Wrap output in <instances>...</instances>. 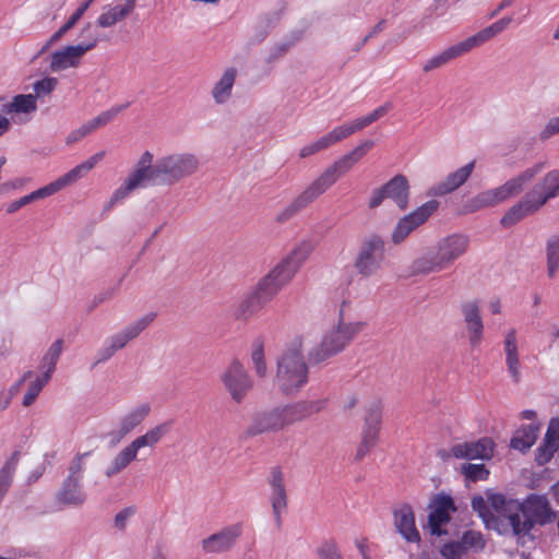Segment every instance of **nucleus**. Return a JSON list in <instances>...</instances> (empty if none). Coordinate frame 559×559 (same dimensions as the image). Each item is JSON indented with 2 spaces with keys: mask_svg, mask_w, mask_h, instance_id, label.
Segmentation results:
<instances>
[{
  "mask_svg": "<svg viewBox=\"0 0 559 559\" xmlns=\"http://www.w3.org/2000/svg\"><path fill=\"white\" fill-rule=\"evenodd\" d=\"M547 273L554 277L559 269V235H551L546 242Z\"/></svg>",
  "mask_w": 559,
  "mask_h": 559,
  "instance_id": "42",
  "label": "nucleus"
},
{
  "mask_svg": "<svg viewBox=\"0 0 559 559\" xmlns=\"http://www.w3.org/2000/svg\"><path fill=\"white\" fill-rule=\"evenodd\" d=\"M392 109L391 103H385L384 105L376 108L369 115L358 118L350 123H345L342 126H338L318 139L317 141L305 145L299 151V156L301 158L309 157L313 154H317L318 152H321L323 150H326L328 147L336 144L337 142H341L342 140L348 138L350 134L362 130L364 128L368 127L372 122L379 120L383 116H385L390 110Z\"/></svg>",
  "mask_w": 559,
  "mask_h": 559,
  "instance_id": "7",
  "label": "nucleus"
},
{
  "mask_svg": "<svg viewBox=\"0 0 559 559\" xmlns=\"http://www.w3.org/2000/svg\"><path fill=\"white\" fill-rule=\"evenodd\" d=\"M104 156L105 152L100 151L91 156L87 160L79 164L67 174L59 177L56 181L47 185L46 188L48 189L50 195L84 177L91 169L95 167L97 163L104 158Z\"/></svg>",
  "mask_w": 559,
  "mask_h": 559,
  "instance_id": "24",
  "label": "nucleus"
},
{
  "mask_svg": "<svg viewBox=\"0 0 559 559\" xmlns=\"http://www.w3.org/2000/svg\"><path fill=\"white\" fill-rule=\"evenodd\" d=\"M88 33L90 41L78 45L67 46L51 55L50 70L53 72L75 68L80 64L81 58L90 50L95 48L100 38L93 34L91 23L82 28V35Z\"/></svg>",
  "mask_w": 559,
  "mask_h": 559,
  "instance_id": "12",
  "label": "nucleus"
},
{
  "mask_svg": "<svg viewBox=\"0 0 559 559\" xmlns=\"http://www.w3.org/2000/svg\"><path fill=\"white\" fill-rule=\"evenodd\" d=\"M308 380V367L301 352H283L277 358L274 384L285 396L300 392Z\"/></svg>",
  "mask_w": 559,
  "mask_h": 559,
  "instance_id": "6",
  "label": "nucleus"
},
{
  "mask_svg": "<svg viewBox=\"0 0 559 559\" xmlns=\"http://www.w3.org/2000/svg\"><path fill=\"white\" fill-rule=\"evenodd\" d=\"M135 460V454L128 445H126L107 464L104 469V474L106 477L111 478L123 472Z\"/></svg>",
  "mask_w": 559,
  "mask_h": 559,
  "instance_id": "38",
  "label": "nucleus"
},
{
  "mask_svg": "<svg viewBox=\"0 0 559 559\" xmlns=\"http://www.w3.org/2000/svg\"><path fill=\"white\" fill-rule=\"evenodd\" d=\"M128 105L129 104L111 107L91 120L96 129L104 127L111 122L119 112L128 107Z\"/></svg>",
  "mask_w": 559,
  "mask_h": 559,
  "instance_id": "50",
  "label": "nucleus"
},
{
  "mask_svg": "<svg viewBox=\"0 0 559 559\" xmlns=\"http://www.w3.org/2000/svg\"><path fill=\"white\" fill-rule=\"evenodd\" d=\"M538 435V427L535 425H526L520 428L511 439V447L515 450L524 452L532 448Z\"/></svg>",
  "mask_w": 559,
  "mask_h": 559,
  "instance_id": "40",
  "label": "nucleus"
},
{
  "mask_svg": "<svg viewBox=\"0 0 559 559\" xmlns=\"http://www.w3.org/2000/svg\"><path fill=\"white\" fill-rule=\"evenodd\" d=\"M546 167V162H538L526 168L518 176L509 179L503 185L481 191L469 199L465 205V213H474L485 207L496 206L512 197L520 194L524 186L531 182Z\"/></svg>",
  "mask_w": 559,
  "mask_h": 559,
  "instance_id": "5",
  "label": "nucleus"
},
{
  "mask_svg": "<svg viewBox=\"0 0 559 559\" xmlns=\"http://www.w3.org/2000/svg\"><path fill=\"white\" fill-rule=\"evenodd\" d=\"M474 167L475 160H472L463 167L449 174L444 180L429 188L428 195L443 197L455 191L467 181L474 170Z\"/></svg>",
  "mask_w": 559,
  "mask_h": 559,
  "instance_id": "22",
  "label": "nucleus"
},
{
  "mask_svg": "<svg viewBox=\"0 0 559 559\" xmlns=\"http://www.w3.org/2000/svg\"><path fill=\"white\" fill-rule=\"evenodd\" d=\"M270 500L272 510L276 521L280 522L281 515L286 510L288 502L284 477L281 472H274L272 474V477L270 479Z\"/></svg>",
  "mask_w": 559,
  "mask_h": 559,
  "instance_id": "30",
  "label": "nucleus"
},
{
  "mask_svg": "<svg viewBox=\"0 0 559 559\" xmlns=\"http://www.w3.org/2000/svg\"><path fill=\"white\" fill-rule=\"evenodd\" d=\"M325 406V399L299 400L294 403L282 405L287 426L297 421H304L309 417L321 413Z\"/></svg>",
  "mask_w": 559,
  "mask_h": 559,
  "instance_id": "20",
  "label": "nucleus"
},
{
  "mask_svg": "<svg viewBox=\"0 0 559 559\" xmlns=\"http://www.w3.org/2000/svg\"><path fill=\"white\" fill-rule=\"evenodd\" d=\"M511 22H512V16H504V17L498 20L497 22L492 23L490 26L492 27V29H495V33L497 35H499L509 26V24Z\"/></svg>",
  "mask_w": 559,
  "mask_h": 559,
  "instance_id": "59",
  "label": "nucleus"
},
{
  "mask_svg": "<svg viewBox=\"0 0 559 559\" xmlns=\"http://www.w3.org/2000/svg\"><path fill=\"white\" fill-rule=\"evenodd\" d=\"M493 441L483 438L474 442L457 443L451 448V453L456 459L489 460L493 455Z\"/></svg>",
  "mask_w": 559,
  "mask_h": 559,
  "instance_id": "21",
  "label": "nucleus"
},
{
  "mask_svg": "<svg viewBox=\"0 0 559 559\" xmlns=\"http://www.w3.org/2000/svg\"><path fill=\"white\" fill-rule=\"evenodd\" d=\"M128 435L129 432L119 424L117 429L107 433V437L111 444H117Z\"/></svg>",
  "mask_w": 559,
  "mask_h": 559,
  "instance_id": "58",
  "label": "nucleus"
},
{
  "mask_svg": "<svg viewBox=\"0 0 559 559\" xmlns=\"http://www.w3.org/2000/svg\"><path fill=\"white\" fill-rule=\"evenodd\" d=\"M58 85L56 78H45L34 83V92L36 98L49 95Z\"/></svg>",
  "mask_w": 559,
  "mask_h": 559,
  "instance_id": "52",
  "label": "nucleus"
},
{
  "mask_svg": "<svg viewBox=\"0 0 559 559\" xmlns=\"http://www.w3.org/2000/svg\"><path fill=\"white\" fill-rule=\"evenodd\" d=\"M365 328L364 322L343 323L332 330L322 342L323 349H343L348 346L350 341Z\"/></svg>",
  "mask_w": 559,
  "mask_h": 559,
  "instance_id": "23",
  "label": "nucleus"
},
{
  "mask_svg": "<svg viewBox=\"0 0 559 559\" xmlns=\"http://www.w3.org/2000/svg\"><path fill=\"white\" fill-rule=\"evenodd\" d=\"M50 193L48 191V189L45 187L40 188V189H37L36 191H33L32 193L27 194V195H24L22 198H20L19 200H15L13 202H11L8 207H7V212L8 213H14L16 212L17 210H20L21 207L36 201V200H39V199H44V198H47L49 197Z\"/></svg>",
  "mask_w": 559,
  "mask_h": 559,
  "instance_id": "46",
  "label": "nucleus"
},
{
  "mask_svg": "<svg viewBox=\"0 0 559 559\" xmlns=\"http://www.w3.org/2000/svg\"><path fill=\"white\" fill-rule=\"evenodd\" d=\"M88 456V452L82 453L76 455L71 462L69 476L66 478L57 493L58 503L68 507H80L85 502L86 493L82 486V473L85 460Z\"/></svg>",
  "mask_w": 559,
  "mask_h": 559,
  "instance_id": "9",
  "label": "nucleus"
},
{
  "mask_svg": "<svg viewBox=\"0 0 559 559\" xmlns=\"http://www.w3.org/2000/svg\"><path fill=\"white\" fill-rule=\"evenodd\" d=\"M59 359L58 352H48L41 359V364L39 366V370L41 374L39 377L48 376V380L51 377V372L53 371Z\"/></svg>",
  "mask_w": 559,
  "mask_h": 559,
  "instance_id": "53",
  "label": "nucleus"
},
{
  "mask_svg": "<svg viewBox=\"0 0 559 559\" xmlns=\"http://www.w3.org/2000/svg\"><path fill=\"white\" fill-rule=\"evenodd\" d=\"M428 527L431 535L450 536L455 533L451 523L452 514L456 511L451 497L438 495L429 504Z\"/></svg>",
  "mask_w": 559,
  "mask_h": 559,
  "instance_id": "11",
  "label": "nucleus"
},
{
  "mask_svg": "<svg viewBox=\"0 0 559 559\" xmlns=\"http://www.w3.org/2000/svg\"><path fill=\"white\" fill-rule=\"evenodd\" d=\"M384 255V240L381 236L372 234L360 246L355 260V267L362 276L374 274L381 266Z\"/></svg>",
  "mask_w": 559,
  "mask_h": 559,
  "instance_id": "14",
  "label": "nucleus"
},
{
  "mask_svg": "<svg viewBox=\"0 0 559 559\" xmlns=\"http://www.w3.org/2000/svg\"><path fill=\"white\" fill-rule=\"evenodd\" d=\"M540 209L536 201L526 193L522 200L512 205L500 218V224L509 228L521 222L528 215L536 213Z\"/></svg>",
  "mask_w": 559,
  "mask_h": 559,
  "instance_id": "27",
  "label": "nucleus"
},
{
  "mask_svg": "<svg viewBox=\"0 0 559 559\" xmlns=\"http://www.w3.org/2000/svg\"><path fill=\"white\" fill-rule=\"evenodd\" d=\"M169 428L170 426L168 423L158 424L148 429L145 433L134 438L128 444V447L132 450L135 456H138L141 450L147 449L153 451L155 447L162 441V439L168 433Z\"/></svg>",
  "mask_w": 559,
  "mask_h": 559,
  "instance_id": "29",
  "label": "nucleus"
},
{
  "mask_svg": "<svg viewBox=\"0 0 559 559\" xmlns=\"http://www.w3.org/2000/svg\"><path fill=\"white\" fill-rule=\"evenodd\" d=\"M411 187L408 179L404 175H395L388 182L372 190L368 206L373 210L379 207L382 202L391 200L401 211L408 206Z\"/></svg>",
  "mask_w": 559,
  "mask_h": 559,
  "instance_id": "10",
  "label": "nucleus"
},
{
  "mask_svg": "<svg viewBox=\"0 0 559 559\" xmlns=\"http://www.w3.org/2000/svg\"><path fill=\"white\" fill-rule=\"evenodd\" d=\"M296 40L297 39H293V40H286V41H282V43L276 44L274 47H272L269 50V53H267V56L265 58V62L267 64H271V63L280 60L281 58H283L288 52L290 47L294 46Z\"/></svg>",
  "mask_w": 559,
  "mask_h": 559,
  "instance_id": "49",
  "label": "nucleus"
},
{
  "mask_svg": "<svg viewBox=\"0 0 559 559\" xmlns=\"http://www.w3.org/2000/svg\"><path fill=\"white\" fill-rule=\"evenodd\" d=\"M37 110L36 96L33 94H20L12 102L3 106L7 114H29Z\"/></svg>",
  "mask_w": 559,
  "mask_h": 559,
  "instance_id": "41",
  "label": "nucleus"
},
{
  "mask_svg": "<svg viewBox=\"0 0 559 559\" xmlns=\"http://www.w3.org/2000/svg\"><path fill=\"white\" fill-rule=\"evenodd\" d=\"M236 78V68L230 67L224 71L221 79L214 84L212 88V97L216 104H224L230 98Z\"/></svg>",
  "mask_w": 559,
  "mask_h": 559,
  "instance_id": "35",
  "label": "nucleus"
},
{
  "mask_svg": "<svg viewBox=\"0 0 559 559\" xmlns=\"http://www.w3.org/2000/svg\"><path fill=\"white\" fill-rule=\"evenodd\" d=\"M95 0H85L70 16V19L50 37V39L44 45L40 53L46 51L52 44L61 39V37L68 33L83 16L85 11Z\"/></svg>",
  "mask_w": 559,
  "mask_h": 559,
  "instance_id": "39",
  "label": "nucleus"
},
{
  "mask_svg": "<svg viewBox=\"0 0 559 559\" xmlns=\"http://www.w3.org/2000/svg\"><path fill=\"white\" fill-rule=\"evenodd\" d=\"M527 193L540 207L550 199L559 197V170L548 171Z\"/></svg>",
  "mask_w": 559,
  "mask_h": 559,
  "instance_id": "25",
  "label": "nucleus"
},
{
  "mask_svg": "<svg viewBox=\"0 0 559 559\" xmlns=\"http://www.w3.org/2000/svg\"><path fill=\"white\" fill-rule=\"evenodd\" d=\"M374 145L372 140H366L353 151L336 159L330 167H328L311 185L321 195L331 186H333L338 178L347 174L355 164H357Z\"/></svg>",
  "mask_w": 559,
  "mask_h": 559,
  "instance_id": "8",
  "label": "nucleus"
},
{
  "mask_svg": "<svg viewBox=\"0 0 559 559\" xmlns=\"http://www.w3.org/2000/svg\"><path fill=\"white\" fill-rule=\"evenodd\" d=\"M559 449V419L552 418L548 425L544 443L537 450V461L539 464L547 463L552 454Z\"/></svg>",
  "mask_w": 559,
  "mask_h": 559,
  "instance_id": "33",
  "label": "nucleus"
},
{
  "mask_svg": "<svg viewBox=\"0 0 559 559\" xmlns=\"http://www.w3.org/2000/svg\"><path fill=\"white\" fill-rule=\"evenodd\" d=\"M495 36H497V34L495 33V29H492V27L489 25V26L480 29L473 36H469L466 39L460 41V45H461L462 49L464 50V52L467 53L472 49L484 45L485 43H487Z\"/></svg>",
  "mask_w": 559,
  "mask_h": 559,
  "instance_id": "44",
  "label": "nucleus"
},
{
  "mask_svg": "<svg viewBox=\"0 0 559 559\" xmlns=\"http://www.w3.org/2000/svg\"><path fill=\"white\" fill-rule=\"evenodd\" d=\"M440 554L445 559H460L465 555L460 540L444 544L440 549Z\"/></svg>",
  "mask_w": 559,
  "mask_h": 559,
  "instance_id": "54",
  "label": "nucleus"
},
{
  "mask_svg": "<svg viewBox=\"0 0 559 559\" xmlns=\"http://www.w3.org/2000/svg\"><path fill=\"white\" fill-rule=\"evenodd\" d=\"M460 542L465 555L467 552H477L481 550L486 544L481 533L473 530L464 532Z\"/></svg>",
  "mask_w": 559,
  "mask_h": 559,
  "instance_id": "45",
  "label": "nucleus"
},
{
  "mask_svg": "<svg viewBox=\"0 0 559 559\" xmlns=\"http://www.w3.org/2000/svg\"><path fill=\"white\" fill-rule=\"evenodd\" d=\"M243 524L238 522L226 525L200 542L204 555H221L231 551L242 536Z\"/></svg>",
  "mask_w": 559,
  "mask_h": 559,
  "instance_id": "15",
  "label": "nucleus"
},
{
  "mask_svg": "<svg viewBox=\"0 0 559 559\" xmlns=\"http://www.w3.org/2000/svg\"><path fill=\"white\" fill-rule=\"evenodd\" d=\"M32 377V372L31 371H26L22 378L15 383L13 384L8 393L5 394L4 392H1L0 391V412L1 411H4L9 407L10 403H11V400L16 395V393L19 392L20 390V386L22 385V383L25 382L26 379L31 378Z\"/></svg>",
  "mask_w": 559,
  "mask_h": 559,
  "instance_id": "48",
  "label": "nucleus"
},
{
  "mask_svg": "<svg viewBox=\"0 0 559 559\" xmlns=\"http://www.w3.org/2000/svg\"><path fill=\"white\" fill-rule=\"evenodd\" d=\"M285 427H287V425L281 405L255 413L247 429V433L253 437L262 433L276 432L283 430Z\"/></svg>",
  "mask_w": 559,
  "mask_h": 559,
  "instance_id": "18",
  "label": "nucleus"
},
{
  "mask_svg": "<svg viewBox=\"0 0 559 559\" xmlns=\"http://www.w3.org/2000/svg\"><path fill=\"white\" fill-rule=\"evenodd\" d=\"M151 413L148 403L133 405L120 419L119 424L130 433L141 425Z\"/></svg>",
  "mask_w": 559,
  "mask_h": 559,
  "instance_id": "37",
  "label": "nucleus"
},
{
  "mask_svg": "<svg viewBox=\"0 0 559 559\" xmlns=\"http://www.w3.org/2000/svg\"><path fill=\"white\" fill-rule=\"evenodd\" d=\"M132 4L133 1L131 0L128 3L106 7L103 13L98 16L96 25L102 28L115 26L133 12Z\"/></svg>",
  "mask_w": 559,
  "mask_h": 559,
  "instance_id": "34",
  "label": "nucleus"
},
{
  "mask_svg": "<svg viewBox=\"0 0 559 559\" xmlns=\"http://www.w3.org/2000/svg\"><path fill=\"white\" fill-rule=\"evenodd\" d=\"M333 352H314L310 357V362L313 365H319L326 361Z\"/></svg>",
  "mask_w": 559,
  "mask_h": 559,
  "instance_id": "61",
  "label": "nucleus"
},
{
  "mask_svg": "<svg viewBox=\"0 0 559 559\" xmlns=\"http://www.w3.org/2000/svg\"><path fill=\"white\" fill-rule=\"evenodd\" d=\"M469 242V237L464 234H452L440 239L432 249L414 260L413 274L426 275L450 267L467 252Z\"/></svg>",
  "mask_w": 559,
  "mask_h": 559,
  "instance_id": "4",
  "label": "nucleus"
},
{
  "mask_svg": "<svg viewBox=\"0 0 559 559\" xmlns=\"http://www.w3.org/2000/svg\"><path fill=\"white\" fill-rule=\"evenodd\" d=\"M320 194L312 185L307 187L298 197H296L284 210L276 215V222L284 223L295 216L298 212L312 203Z\"/></svg>",
  "mask_w": 559,
  "mask_h": 559,
  "instance_id": "31",
  "label": "nucleus"
},
{
  "mask_svg": "<svg viewBox=\"0 0 559 559\" xmlns=\"http://www.w3.org/2000/svg\"><path fill=\"white\" fill-rule=\"evenodd\" d=\"M31 372L32 377L25 380L29 381V383L22 400V405L24 407H29L33 405L43 388L48 383V376L39 377L35 376L33 371Z\"/></svg>",
  "mask_w": 559,
  "mask_h": 559,
  "instance_id": "43",
  "label": "nucleus"
},
{
  "mask_svg": "<svg viewBox=\"0 0 559 559\" xmlns=\"http://www.w3.org/2000/svg\"><path fill=\"white\" fill-rule=\"evenodd\" d=\"M155 319L154 313H146L136 322L128 325L123 331L112 337L109 349H122L129 341L135 338L144 329H146Z\"/></svg>",
  "mask_w": 559,
  "mask_h": 559,
  "instance_id": "32",
  "label": "nucleus"
},
{
  "mask_svg": "<svg viewBox=\"0 0 559 559\" xmlns=\"http://www.w3.org/2000/svg\"><path fill=\"white\" fill-rule=\"evenodd\" d=\"M251 360L259 377H265L267 373V360L264 352H252Z\"/></svg>",
  "mask_w": 559,
  "mask_h": 559,
  "instance_id": "55",
  "label": "nucleus"
},
{
  "mask_svg": "<svg viewBox=\"0 0 559 559\" xmlns=\"http://www.w3.org/2000/svg\"><path fill=\"white\" fill-rule=\"evenodd\" d=\"M221 381L236 404H241L254 385L253 379L238 360H234L222 372Z\"/></svg>",
  "mask_w": 559,
  "mask_h": 559,
  "instance_id": "13",
  "label": "nucleus"
},
{
  "mask_svg": "<svg viewBox=\"0 0 559 559\" xmlns=\"http://www.w3.org/2000/svg\"><path fill=\"white\" fill-rule=\"evenodd\" d=\"M465 55L464 50L462 49L460 43H456L443 51L439 52L438 55L431 57L423 64V71L425 73L431 72L436 69H439L452 60Z\"/></svg>",
  "mask_w": 559,
  "mask_h": 559,
  "instance_id": "36",
  "label": "nucleus"
},
{
  "mask_svg": "<svg viewBox=\"0 0 559 559\" xmlns=\"http://www.w3.org/2000/svg\"><path fill=\"white\" fill-rule=\"evenodd\" d=\"M559 133V116L551 118L540 132V139L547 140L550 136Z\"/></svg>",
  "mask_w": 559,
  "mask_h": 559,
  "instance_id": "57",
  "label": "nucleus"
},
{
  "mask_svg": "<svg viewBox=\"0 0 559 559\" xmlns=\"http://www.w3.org/2000/svg\"><path fill=\"white\" fill-rule=\"evenodd\" d=\"M153 154L145 151L139 158L135 169L126 178L124 182L115 190L106 209L126 199L132 191L151 185L173 186L182 179L195 174L200 167V159L192 153H173L162 156L153 164Z\"/></svg>",
  "mask_w": 559,
  "mask_h": 559,
  "instance_id": "1",
  "label": "nucleus"
},
{
  "mask_svg": "<svg viewBox=\"0 0 559 559\" xmlns=\"http://www.w3.org/2000/svg\"><path fill=\"white\" fill-rule=\"evenodd\" d=\"M362 440L357 449L356 459L361 460L373 448L378 440V432L381 424V411L379 407L371 408L366 419Z\"/></svg>",
  "mask_w": 559,
  "mask_h": 559,
  "instance_id": "28",
  "label": "nucleus"
},
{
  "mask_svg": "<svg viewBox=\"0 0 559 559\" xmlns=\"http://www.w3.org/2000/svg\"><path fill=\"white\" fill-rule=\"evenodd\" d=\"M313 246L309 241L300 243L289 255L277 263L236 307L234 316L238 320L248 318L260 311L276 294L290 282L300 265L312 252Z\"/></svg>",
  "mask_w": 559,
  "mask_h": 559,
  "instance_id": "2",
  "label": "nucleus"
},
{
  "mask_svg": "<svg viewBox=\"0 0 559 559\" xmlns=\"http://www.w3.org/2000/svg\"><path fill=\"white\" fill-rule=\"evenodd\" d=\"M81 133L82 136H86L87 134L92 133L93 131L96 130L95 126L93 124L92 120H88L87 122H85L84 124H82L79 129H78Z\"/></svg>",
  "mask_w": 559,
  "mask_h": 559,
  "instance_id": "64",
  "label": "nucleus"
},
{
  "mask_svg": "<svg viewBox=\"0 0 559 559\" xmlns=\"http://www.w3.org/2000/svg\"><path fill=\"white\" fill-rule=\"evenodd\" d=\"M322 559H342L334 545L326 546L322 552Z\"/></svg>",
  "mask_w": 559,
  "mask_h": 559,
  "instance_id": "62",
  "label": "nucleus"
},
{
  "mask_svg": "<svg viewBox=\"0 0 559 559\" xmlns=\"http://www.w3.org/2000/svg\"><path fill=\"white\" fill-rule=\"evenodd\" d=\"M507 364L512 378L518 381L520 378V358L518 352H508Z\"/></svg>",
  "mask_w": 559,
  "mask_h": 559,
  "instance_id": "56",
  "label": "nucleus"
},
{
  "mask_svg": "<svg viewBox=\"0 0 559 559\" xmlns=\"http://www.w3.org/2000/svg\"><path fill=\"white\" fill-rule=\"evenodd\" d=\"M506 349H516V334L515 331H510L504 340Z\"/></svg>",
  "mask_w": 559,
  "mask_h": 559,
  "instance_id": "63",
  "label": "nucleus"
},
{
  "mask_svg": "<svg viewBox=\"0 0 559 559\" xmlns=\"http://www.w3.org/2000/svg\"><path fill=\"white\" fill-rule=\"evenodd\" d=\"M551 515L552 512L546 497L530 496L523 503H520L519 520L527 524V528L521 535L528 533L534 523H547Z\"/></svg>",
  "mask_w": 559,
  "mask_h": 559,
  "instance_id": "17",
  "label": "nucleus"
},
{
  "mask_svg": "<svg viewBox=\"0 0 559 559\" xmlns=\"http://www.w3.org/2000/svg\"><path fill=\"white\" fill-rule=\"evenodd\" d=\"M26 182H28L27 178H15L13 180L7 181L2 185L3 190H14L22 188Z\"/></svg>",
  "mask_w": 559,
  "mask_h": 559,
  "instance_id": "60",
  "label": "nucleus"
},
{
  "mask_svg": "<svg viewBox=\"0 0 559 559\" xmlns=\"http://www.w3.org/2000/svg\"><path fill=\"white\" fill-rule=\"evenodd\" d=\"M472 508L481 518L488 528L501 534L521 535L527 528L525 522L519 520L520 503L507 500L503 495L487 490L485 496L472 499Z\"/></svg>",
  "mask_w": 559,
  "mask_h": 559,
  "instance_id": "3",
  "label": "nucleus"
},
{
  "mask_svg": "<svg viewBox=\"0 0 559 559\" xmlns=\"http://www.w3.org/2000/svg\"><path fill=\"white\" fill-rule=\"evenodd\" d=\"M461 472L471 481L485 480L489 475L484 464H463Z\"/></svg>",
  "mask_w": 559,
  "mask_h": 559,
  "instance_id": "47",
  "label": "nucleus"
},
{
  "mask_svg": "<svg viewBox=\"0 0 559 559\" xmlns=\"http://www.w3.org/2000/svg\"><path fill=\"white\" fill-rule=\"evenodd\" d=\"M394 527L397 533L408 543H418L420 540L419 532L415 524L413 509L405 504L394 510Z\"/></svg>",
  "mask_w": 559,
  "mask_h": 559,
  "instance_id": "26",
  "label": "nucleus"
},
{
  "mask_svg": "<svg viewBox=\"0 0 559 559\" xmlns=\"http://www.w3.org/2000/svg\"><path fill=\"white\" fill-rule=\"evenodd\" d=\"M136 508L134 506H129L121 509L114 518V526L119 532H123L129 521L135 515Z\"/></svg>",
  "mask_w": 559,
  "mask_h": 559,
  "instance_id": "51",
  "label": "nucleus"
},
{
  "mask_svg": "<svg viewBox=\"0 0 559 559\" xmlns=\"http://www.w3.org/2000/svg\"><path fill=\"white\" fill-rule=\"evenodd\" d=\"M460 310L468 333V340L472 347H477L484 336V322L480 316V302L478 300L464 301Z\"/></svg>",
  "mask_w": 559,
  "mask_h": 559,
  "instance_id": "19",
  "label": "nucleus"
},
{
  "mask_svg": "<svg viewBox=\"0 0 559 559\" xmlns=\"http://www.w3.org/2000/svg\"><path fill=\"white\" fill-rule=\"evenodd\" d=\"M439 202L436 200L427 201L413 212L401 217L391 235L394 245L403 242L416 228L425 224L428 218L438 210Z\"/></svg>",
  "mask_w": 559,
  "mask_h": 559,
  "instance_id": "16",
  "label": "nucleus"
}]
</instances>
